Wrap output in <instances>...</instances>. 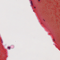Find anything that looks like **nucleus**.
Returning <instances> with one entry per match:
<instances>
[{"instance_id":"1","label":"nucleus","mask_w":60,"mask_h":60,"mask_svg":"<svg viewBox=\"0 0 60 60\" xmlns=\"http://www.w3.org/2000/svg\"><path fill=\"white\" fill-rule=\"evenodd\" d=\"M30 4H31V5H32V6L33 5V2L32 1H31V2L30 3Z\"/></svg>"},{"instance_id":"2","label":"nucleus","mask_w":60,"mask_h":60,"mask_svg":"<svg viewBox=\"0 0 60 60\" xmlns=\"http://www.w3.org/2000/svg\"><path fill=\"white\" fill-rule=\"evenodd\" d=\"M8 49H10V47H8Z\"/></svg>"},{"instance_id":"3","label":"nucleus","mask_w":60,"mask_h":60,"mask_svg":"<svg viewBox=\"0 0 60 60\" xmlns=\"http://www.w3.org/2000/svg\"><path fill=\"white\" fill-rule=\"evenodd\" d=\"M43 20H44V21H45V20L44 19H43Z\"/></svg>"},{"instance_id":"4","label":"nucleus","mask_w":60,"mask_h":60,"mask_svg":"<svg viewBox=\"0 0 60 60\" xmlns=\"http://www.w3.org/2000/svg\"><path fill=\"white\" fill-rule=\"evenodd\" d=\"M40 0H38V1H40Z\"/></svg>"},{"instance_id":"5","label":"nucleus","mask_w":60,"mask_h":60,"mask_svg":"<svg viewBox=\"0 0 60 60\" xmlns=\"http://www.w3.org/2000/svg\"><path fill=\"white\" fill-rule=\"evenodd\" d=\"M34 8H36L35 7H34Z\"/></svg>"},{"instance_id":"6","label":"nucleus","mask_w":60,"mask_h":60,"mask_svg":"<svg viewBox=\"0 0 60 60\" xmlns=\"http://www.w3.org/2000/svg\"><path fill=\"white\" fill-rule=\"evenodd\" d=\"M54 41H55V39H54Z\"/></svg>"}]
</instances>
